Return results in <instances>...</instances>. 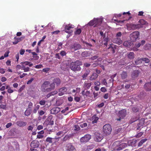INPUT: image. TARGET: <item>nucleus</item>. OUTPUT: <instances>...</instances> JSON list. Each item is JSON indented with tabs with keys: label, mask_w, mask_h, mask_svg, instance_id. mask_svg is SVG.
Here are the masks:
<instances>
[{
	"label": "nucleus",
	"mask_w": 151,
	"mask_h": 151,
	"mask_svg": "<svg viewBox=\"0 0 151 151\" xmlns=\"http://www.w3.org/2000/svg\"><path fill=\"white\" fill-rule=\"evenodd\" d=\"M82 65V62L79 60H77L75 62H72L69 65V68L73 71H78L81 70L80 66Z\"/></svg>",
	"instance_id": "f257e3e1"
},
{
	"label": "nucleus",
	"mask_w": 151,
	"mask_h": 151,
	"mask_svg": "<svg viewBox=\"0 0 151 151\" xmlns=\"http://www.w3.org/2000/svg\"><path fill=\"white\" fill-rule=\"evenodd\" d=\"M103 130L104 135L108 136L109 135L111 134L112 131L111 125L109 124H105L103 127Z\"/></svg>",
	"instance_id": "f03ea898"
},
{
	"label": "nucleus",
	"mask_w": 151,
	"mask_h": 151,
	"mask_svg": "<svg viewBox=\"0 0 151 151\" xmlns=\"http://www.w3.org/2000/svg\"><path fill=\"white\" fill-rule=\"evenodd\" d=\"M29 63L28 62L25 61L21 63V65H18L17 66V68H18V66L21 67V68H21L22 70H24V72H27L29 71L30 70L29 67L26 66Z\"/></svg>",
	"instance_id": "7ed1b4c3"
},
{
	"label": "nucleus",
	"mask_w": 151,
	"mask_h": 151,
	"mask_svg": "<svg viewBox=\"0 0 151 151\" xmlns=\"http://www.w3.org/2000/svg\"><path fill=\"white\" fill-rule=\"evenodd\" d=\"M127 114L126 110L123 109L119 111L118 116L119 118L116 119L118 121H120L122 119H123L126 116Z\"/></svg>",
	"instance_id": "20e7f679"
},
{
	"label": "nucleus",
	"mask_w": 151,
	"mask_h": 151,
	"mask_svg": "<svg viewBox=\"0 0 151 151\" xmlns=\"http://www.w3.org/2000/svg\"><path fill=\"white\" fill-rule=\"evenodd\" d=\"M139 35V33L138 31H135L130 35V40L132 42H134L136 41Z\"/></svg>",
	"instance_id": "39448f33"
},
{
	"label": "nucleus",
	"mask_w": 151,
	"mask_h": 151,
	"mask_svg": "<svg viewBox=\"0 0 151 151\" xmlns=\"http://www.w3.org/2000/svg\"><path fill=\"white\" fill-rule=\"evenodd\" d=\"M52 118L53 116L52 115H50L45 120L44 123L43 124L45 126H47L48 125H53L54 124V121L53 120H52Z\"/></svg>",
	"instance_id": "423d86ee"
},
{
	"label": "nucleus",
	"mask_w": 151,
	"mask_h": 151,
	"mask_svg": "<svg viewBox=\"0 0 151 151\" xmlns=\"http://www.w3.org/2000/svg\"><path fill=\"white\" fill-rule=\"evenodd\" d=\"M50 84L49 81H45L41 86V91L43 92H48L47 90L48 86Z\"/></svg>",
	"instance_id": "0eeeda50"
},
{
	"label": "nucleus",
	"mask_w": 151,
	"mask_h": 151,
	"mask_svg": "<svg viewBox=\"0 0 151 151\" xmlns=\"http://www.w3.org/2000/svg\"><path fill=\"white\" fill-rule=\"evenodd\" d=\"M127 27L128 30H131L139 29L141 27V26L139 24H130L127 25Z\"/></svg>",
	"instance_id": "6e6552de"
},
{
	"label": "nucleus",
	"mask_w": 151,
	"mask_h": 151,
	"mask_svg": "<svg viewBox=\"0 0 151 151\" xmlns=\"http://www.w3.org/2000/svg\"><path fill=\"white\" fill-rule=\"evenodd\" d=\"M91 137V135L89 134H86L80 139V142L83 143L89 141Z\"/></svg>",
	"instance_id": "1a4fd4ad"
},
{
	"label": "nucleus",
	"mask_w": 151,
	"mask_h": 151,
	"mask_svg": "<svg viewBox=\"0 0 151 151\" xmlns=\"http://www.w3.org/2000/svg\"><path fill=\"white\" fill-rule=\"evenodd\" d=\"M74 27L73 25L70 24L68 25H66L65 27V31L66 32L70 34L72 33L73 31L70 29L73 28Z\"/></svg>",
	"instance_id": "9d476101"
},
{
	"label": "nucleus",
	"mask_w": 151,
	"mask_h": 151,
	"mask_svg": "<svg viewBox=\"0 0 151 151\" xmlns=\"http://www.w3.org/2000/svg\"><path fill=\"white\" fill-rule=\"evenodd\" d=\"M81 48V45L77 43H75L71 45L70 46V48L72 50H76L80 49Z\"/></svg>",
	"instance_id": "9b49d317"
},
{
	"label": "nucleus",
	"mask_w": 151,
	"mask_h": 151,
	"mask_svg": "<svg viewBox=\"0 0 151 151\" xmlns=\"http://www.w3.org/2000/svg\"><path fill=\"white\" fill-rule=\"evenodd\" d=\"M94 140L96 142H100L103 139V136L101 134L96 132L95 134Z\"/></svg>",
	"instance_id": "f8f14e48"
},
{
	"label": "nucleus",
	"mask_w": 151,
	"mask_h": 151,
	"mask_svg": "<svg viewBox=\"0 0 151 151\" xmlns=\"http://www.w3.org/2000/svg\"><path fill=\"white\" fill-rule=\"evenodd\" d=\"M40 143L38 141L36 140L33 141L30 144V146L32 148H37Z\"/></svg>",
	"instance_id": "ddd939ff"
},
{
	"label": "nucleus",
	"mask_w": 151,
	"mask_h": 151,
	"mask_svg": "<svg viewBox=\"0 0 151 151\" xmlns=\"http://www.w3.org/2000/svg\"><path fill=\"white\" fill-rule=\"evenodd\" d=\"M16 124L19 127H23L27 125V123L22 120H19L16 122Z\"/></svg>",
	"instance_id": "4468645a"
},
{
	"label": "nucleus",
	"mask_w": 151,
	"mask_h": 151,
	"mask_svg": "<svg viewBox=\"0 0 151 151\" xmlns=\"http://www.w3.org/2000/svg\"><path fill=\"white\" fill-rule=\"evenodd\" d=\"M24 38V36H22L20 37H15L14 38V41L13 42V43L14 45H16L19 42L22 41Z\"/></svg>",
	"instance_id": "2eb2a0df"
},
{
	"label": "nucleus",
	"mask_w": 151,
	"mask_h": 151,
	"mask_svg": "<svg viewBox=\"0 0 151 151\" xmlns=\"http://www.w3.org/2000/svg\"><path fill=\"white\" fill-rule=\"evenodd\" d=\"M60 109L59 107H54L50 110V113L52 114H56L60 112Z\"/></svg>",
	"instance_id": "dca6fc26"
},
{
	"label": "nucleus",
	"mask_w": 151,
	"mask_h": 151,
	"mask_svg": "<svg viewBox=\"0 0 151 151\" xmlns=\"http://www.w3.org/2000/svg\"><path fill=\"white\" fill-rule=\"evenodd\" d=\"M92 83L89 81H85L83 85L85 89H89Z\"/></svg>",
	"instance_id": "f3484780"
},
{
	"label": "nucleus",
	"mask_w": 151,
	"mask_h": 151,
	"mask_svg": "<svg viewBox=\"0 0 151 151\" xmlns=\"http://www.w3.org/2000/svg\"><path fill=\"white\" fill-rule=\"evenodd\" d=\"M140 73V72L138 70H134L131 74V77L132 78H137L138 76Z\"/></svg>",
	"instance_id": "a211bd4d"
},
{
	"label": "nucleus",
	"mask_w": 151,
	"mask_h": 151,
	"mask_svg": "<svg viewBox=\"0 0 151 151\" xmlns=\"http://www.w3.org/2000/svg\"><path fill=\"white\" fill-rule=\"evenodd\" d=\"M67 89L66 87H62L60 88L59 90L58 95L60 96H62L66 92Z\"/></svg>",
	"instance_id": "6ab92c4d"
},
{
	"label": "nucleus",
	"mask_w": 151,
	"mask_h": 151,
	"mask_svg": "<svg viewBox=\"0 0 151 151\" xmlns=\"http://www.w3.org/2000/svg\"><path fill=\"white\" fill-rule=\"evenodd\" d=\"M113 146H119L118 147H115L116 150H119L123 149L122 147L121 146L120 142L119 141L115 142L113 144Z\"/></svg>",
	"instance_id": "aec40b11"
},
{
	"label": "nucleus",
	"mask_w": 151,
	"mask_h": 151,
	"mask_svg": "<svg viewBox=\"0 0 151 151\" xmlns=\"http://www.w3.org/2000/svg\"><path fill=\"white\" fill-rule=\"evenodd\" d=\"M113 43L118 44L119 45H120L122 42V41L120 38L116 37L114 38L112 40Z\"/></svg>",
	"instance_id": "412c9836"
},
{
	"label": "nucleus",
	"mask_w": 151,
	"mask_h": 151,
	"mask_svg": "<svg viewBox=\"0 0 151 151\" xmlns=\"http://www.w3.org/2000/svg\"><path fill=\"white\" fill-rule=\"evenodd\" d=\"M144 88L147 91L151 90V80L150 83H145L144 86Z\"/></svg>",
	"instance_id": "4be33fe9"
},
{
	"label": "nucleus",
	"mask_w": 151,
	"mask_h": 151,
	"mask_svg": "<svg viewBox=\"0 0 151 151\" xmlns=\"http://www.w3.org/2000/svg\"><path fill=\"white\" fill-rule=\"evenodd\" d=\"M108 49H110V50L111 51L112 53H114L115 52L116 47L115 45L113 44H111L110 45Z\"/></svg>",
	"instance_id": "5701e85b"
},
{
	"label": "nucleus",
	"mask_w": 151,
	"mask_h": 151,
	"mask_svg": "<svg viewBox=\"0 0 151 151\" xmlns=\"http://www.w3.org/2000/svg\"><path fill=\"white\" fill-rule=\"evenodd\" d=\"M133 44L131 42L126 41L123 43V45L126 47H130L131 46H132Z\"/></svg>",
	"instance_id": "b1692460"
},
{
	"label": "nucleus",
	"mask_w": 151,
	"mask_h": 151,
	"mask_svg": "<svg viewBox=\"0 0 151 151\" xmlns=\"http://www.w3.org/2000/svg\"><path fill=\"white\" fill-rule=\"evenodd\" d=\"M95 25L94 27H97L100 25L102 23V21L101 20L95 18Z\"/></svg>",
	"instance_id": "393cba45"
},
{
	"label": "nucleus",
	"mask_w": 151,
	"mask_h": 151,
	"mask_svg": "<svg viewBox=\"0 0 151 151\" xmlns=\"http://www.w3.org/2000/svg\"><path fill=\"white\" fill-rule=\"evenodd\" d=\"M98 75L96 73H93L91 76L90 78V80L91 81L95 80L98 77Z\"/></svg>",
	"instance_id": "a878e982"
},
{
	"label": "nucleus",
	"mask_w": 151,
	"mask_h": 151,
	"mask_svg": "<svg viewBox=\"0 0 151 151\" xmlns=\"http://www.w3.org/2000/svg\"><path fill=\"white\" fill-rule=\"evenodd\" d=\"M53 82L55 84H56L57 86H58L61 83V81L59 78H56L54 79L53 80Z\"/></svg>",
	"instance_id": "bb28decb"
},
{
	"label": "nucleus",
	"mask_w": 151,
	"mask_h": 151,
	"mask_svg": "<svg viewBox=\"0 0 151 151\" xmlns=\"http://www.w3.org/2000/svg\"><path fill=\"white\" fill-rule=\"evenodd\" d=\"M109 41V38L108 37L103 38L102 42L106 46H107L108 45V43Z\"/></svg>",
	"instance_id": "cd10ccee"
},
{
	"label": "nucleus",
	"mask_w": 151,
	"mask_h": 151,
	"mask_svg": "<svg viewBox=\"0 0 151 151\" xmlns=\"http://www.w3.org/2000/svg\"><path fill=\"white\" fill-rule=\"evenodd\" d=\"M50 87L47 88V90L48 92L51 91L52 90H53L55 88V84L53 82L50 84Z\"/></svg>",
	"instance_id": "c85d7f7f"
},
{
	"label": "nucleus",
	"mask_w": 151,
	"mask_h": 151,
	"mask_svg": "<svg viewBox=\"0 0 151 151\" xmlns=\"http://www.w3.org/2000/svg\"><path fill=\"white\" fill-rule=\"evenodd\" d=\"M134 53L132 52H130L127 53V57L128 58L130 59H133L134 58Z\"/></svg>",
	"instance_id": "c756f323"
},
{
	"label": "nucleus",
	"mask_w": 151,
	"mask_h": 151,
	"mask_svg": "<svg viewBox=\"0 0 151 151\" xmlns=\"http://www.w3.org/2000/svg\"><path fill=\"white\" fill-rule=\"evenodd\" d=\"M136 142V140H129L128 142V144L129 145L131 146L132 147H135V143Z\"/></svg>",
	"instance_id": "7c9ffc66"
},
{
	"label": "nucleus",
	"mask_w": 151,
	"mask_h": 151,
	"mask_svg": "<svg viewBox=\"0 0 151 151\" xmlns=\"http://www.w3.org/2000/svg\"><path fill=\"white\" fill-rule=\"evenodd\" d=\"M90 72V71L89 70H86L83 75L82 76L83 78L84 79H86V78L88 75L89 74Z\"/></svg>",
	"instance_id": "2f4dec72"
},
{
	"label": "nucleus",
	"mask_w": 151,
	"mask_h": 151,
	"mask_svg": "<svg viewBox=\"0 0 151 151\" xmlns=\"http://www.w3.org/2000/svg\"><path fill=\"white\" fill-rule=\"evenodd\" d=\"M54 139V138H53L50 137H48L46 139L45 142H47L48 143H52Z\"/></svg>",
	"instance_id": "473e14b6"
},
{
	"label": "nucleus",
	"mask_w": 151,
	"mask_h": 151,
	"mask_svg": "<svg viewBox=\"0 0 151 151\" xmlns=\"http://www.w3.org/2000/svg\"><path fill=\"white\" fill-rule=\"evenodd\" d=\"M90 54V53L88 51H85L82 53L81 55L83 57H85L88 56Z\"/></svg>",
	"instance_id": "72a5a7b5"
},
{
	"label": "nucleus",
	"mask_w": 151,
	"mask_h": 151,
	"mask_svg": "<svg viewBox=\"0 0 151 151\" xmlns=\"http://www.w3.org/2000/svg\"><path fill=\"white\" fill-rule=\"evenodd\" d=\"M120 75L122 79H125L127 77V73L126 72L123 71Z\"/></svg>",
	"instance_id": "f704fd0d"
},
{
	"label": "nucleus",
	"mask_w": 151,
	"mask_h": 151,
	"mask_svg": "<svg viewBox=\"0 0 151 151\" xmlns=\"http://www.w3.org/2000/svg\"><path fill=\"white\" fill-rule=\"evenodd\" d=\"M147 139H142L139 143L138 146L139 147L142 146V145L147 141Z\"/></svg>",
	"instance_id": "c9c22d12"
},
{
	"label": "nucleus",
	"mask_w": 151,
	"mask_h": 151,
	"mask_svg": "<svg viewBox=\"0 0 151 151\" xmlns=\"http://www.w3.org/2000/svg\"><path fill=\"white\" fill-rule=\"evenodd\" d=\"M92 123L93 124L96 123L99 118L98 117L96 116H93L92 117Z\"/></svg>",
	"instance_id": "e433bc0d"
},
{
	"label": "nucleus",
	"mask_w": 151,
	"mask_h": 151,
	"mask_svg": "<svg viewBox=\"0 0 151 151\" xmlns=\"http://www.w3.org/2000/svg\"><path fill=\"white\" fill-rule=\"evenodd\" d=\"M31 111V109L30 108H28L24 112V114L26 116H29L30 114V112Z\"/></svg>",
	"instance_id": "4c0bfd02"
},
{
	"label": "nucleus",
	"mask_w": 151,
	"mask_h": 151,
	"mask_svg": "<svg viewBox=\"0 0 151 151\" xmlns=\"http://www.w3.org/2000/svg\"><path fill=\"white\" fill-rule=\"evenodd\" d=\"M144 49L146 50L151 49V45L150 44H147L144 46Z\"/></svg>",
	"instance_id": "58836bf2"
},
{
	"label": "nucleus",
	"mask_w": 151,
	"mask_h": 151,
	"mask_svg": "<svg viewBox=\"0 0 151 151\" xmlns=\"http://www.w3.org/2000/svg\"><path fill=\"white\" fill-rule=\"evenodd\" d=\"M142 58H138L135 61V63L136 65H139L142 63Z\"/></svg>",
	"instance_id": "ea45409f"
},
{
	"label": "nucleus",
	"mask_w": 151,
	"mask_h": 151,
	"mask_svg": "<svg viewBox=\"0 0 151 151\" xmlns=\"http://www.w3.org/2000/svg\"><path fill=\"white\" fill-rule=\"evenodd\" d=\"M90 93V92L88 91H87L85 92L84 91L82 92V94L83 96H89Z\"/></svg>",
	"instance_id": "a19ab883"
},
{
	"label": "nucleus",
	"mask_w": 151,
	"mask_h": 151,
	"mask_svg": "<svg viewBox=\"0 0 151 151\" xmlns=\"http://www.w3.org/2000/svg\"><path fill=\"white\" fill-rule=\"evenodd\" d=\"M95 18L93 20L90 21L88 23V24L90 26H93L94 25H95Z\"/></svg>",
	"instance_id": "79ce46f5"
},
{
	"label": "nucleus",
	"mask_w": 151,
	"mask_h": 151,
	"mask_svg": "<svg viewBox=\"0 0 151 151\" xmlns=\"http://www.w3.org/2000/svg\"><path fill=\"white\" fill-rule=\"evenodd\" d=\"M40 107V106L39 105H37L33 111V113L35 114L36 113L37 110L39 109Z\"/></svg>",
	"instance_id": "37998d69"
},
{
	"label": "nucleus",
	"mask_w": 151,
	"mask_h": 151,
	"mask_svg": "<svg viewBox=\"0 0 151 151\" xmlns=\"http://www.w3.org/2000/svg\"><path fill=\"white\" fill-rule=\"evenodd\" d=\"M101 84H103V85H105L107 87L108 86H107V83L106 81V79L105 78H104L102 80V81H101Z\"/></svg>",
	"instance_id": "c03bdc74"
},
{
	"label": "nucleus",
	"mask_w": 151,
	"mask_h": 151,
	"mask_svg": "<svg viewBox=\"0 0 151 151\" xmlns=\"http://www.w3.org/2000/svg\"><path fill=\"white\" fill-rule=\"evenodd\" d=\"M142 61H145V63H148L149 61V60L147 58H142Z\"/></svg>",
	"instance_id": "a18cd8bd"
},
{
	"label": "nucleus",
	"mask_w": 151,
	"mask_h": 151,
	"mask_svg": "<svg viewBox=\"0 0 151 151\" xmlns=\"http://www.w3.org/2000/svg\"><path fill=\"white\" fill-rule=\"evenodd\" d=\"M0 109H2L4 110H6V104H0Z\"/></svg>",
	"instance_id": "49530a36"
},
{
	"label": "nucleus",
	"mask_w": 151,
	"mask_h": 151,
	"mask_svg": "<svg viewBox=\"0 0 151 151\" xmlns=\"http://www.w3.org/2000/svg\"><path fill=\"white\" fill-rule=\"evenodd\" d=\"M60 54L61 56L63 57L66 55V53L64 51H62L60 52Z\"/></svg>",
	"instance_id": "de8ad7c7"
},
{
	"label": "nucleus",
	"mask_w": 151,
	"mask_h": 151,
	"mask_svg": "<svg viewBox=\"0 0 151 151\" xmlns=\"http://www.w3.org/2000/svg\"><path fill=\"white\" fill-rule=\"evenodd\" d=\"M81 32V29H77L75 32V34L77 35H79Z\"/></svg>",
	"instance_id": "09e8293b"
},
{
	"label": "nucleus",
	"mask_w": 151,
	"mask_h": 151,
	"mask_svg": "<svg viewBox=\"0 0 151 151\" xmlns=\"http://www.w3.org/2000/svg\"><path fill=\"white\" fill-rule=\"evenodd\" d=\"M75 128L74 130L75 131H78L80 129L79 126L77 125H75Z\"/></svg>",
	"instance_id": "8fccbe9b"
},
{
	"label": "nucleus",
	"mask_w": 151,
	"mask_h": 151,
	"mask_svg": "<svg viewBox=\"0 0 151 151\" xmlns=\"http://www.w3.org/2000/svg\"><path fill=\"white\" fill-rule=\"evenodd\" d=\"M35 68L37 69H40L43 67V65L42 64L37 65L34 67Z\"/></svg>",
	"instance_id": "3c124183"
},
{
	"label": "nucleus",
	"mask_w": 151,
	"mask_h": 151,
	"mask_svg": "<svg viewBox=\"0 0 151 151\" xmlns=\"http://www.w3.org/2000/svg\"><path fill=\"white\" fill-rule=\"evenodd\" d=\"M5 69L3 68H0V73L2 74L4 73L5 72Z\"/></svg>",
	"instance_id": "603ef678"
},
{
	"label": "nucleus",
	"mask_w": 151,
	"mask_h": 151,
	"mask_svg": "<svg viewBox=\"0 0 151 151\" xmlns=\"http://www.w3.org/2000/svg\"><path fill=\"white\" fill-rule=\"evenodd\" d=\"M132 110L133 112H136L138 111L139 109L136 107H134L132 108Z\"/></svg>",
	"instance_id": "864d4df0"
},
{
	"label": "nucleus",
	"mask_w": 151,
	"mask_h": 151,
	"mask_svg": "<svg viewBox=\"0 0 151 151\" xmlns=\"http://www.w3.org/2000/svg\"><path fill=\"white\" fill-rule=\"evenodd\" d=\"M34 78H31L30 80H29L27 82V84H30L32 82V81L34 80Z\"/></svg>",
	"instance_id": "5fc2aeb1"
},
{
	"label": "nucleus",
	"mask_w": 151,
	"mask_h": 151,
	"mask_svg": "<svg viewBox=\"0 0 151 151\" xmlns=\"http://www.w3.org/2000/svg\"><path fill=\"white\" fill-rule=\"evenodd\" d=\"M34 127V125H30L28 126L27 129L28 130H32Z\"/></svg>",
	"instance_id": "6e6d98bb"
},
{
	"label": "nucleus",
	"mask_w": 151,
	"mask_h": 151,
	"mask_svg": "<svg viewBox=\"0 0 151 151\" xmlns=\"http://www.w3.org/2000/svg\"><path fill=\"white\" fill-rule=\"evenodd\" d=\"M98 58V56L97 55H96L93 56L91 57L90 59L91 60H94L97 59Z\"/></svg>",
	"instance_id": "4d7b16f0"
},
{
	"label": "nucleus",
	"mask_w": 151,
	"mask_h": 151,
	"mask_svg": "<svg viewBox=\"0 0 151 151\" xmlns=\"http://www.w3.org/2000/svg\"><path fill=\"white\" fill-rule=\"evenodd\" d=\"M87 125V124L86 123H85L82 124H80V126L81 128H84L86 127Z\"/></svg>",
	"instance_id": "13d9d810"
},
{
	"label": "nucleus",
	"mask_w": 151,
	"mask_h": 151,
	"mask_svg": "<svg viewBox=\"0 0 151 151\" xmlns=\"http://www.w3.org/2000/svg\"><path fill=\"white\" fill-rule=\"evenodd\" d=\"M100 90L101 91L103 92H105L107 91L106 89L104 87H102L100 89Z\"/></svg>",
	"instance_id": "bf43d9fd"
},
{
	"label": "nucleus",
	"mask_w": 151,
	"mask_h": 151,
	"mask_svg": "<svg viewBox=\"0 0 151 151\" xmlns=\"http://www.w3.org/2000/svg\"><path fill=\"white\" fill-rule=\"evenodd\" d=\"M109 96V93H105L103 97L104 99H107L108 98Z\"/></svg>",
	"instance_id": "052dcab7"
},
{
	"label": "nucleus",
	"mask_w": 151,
	"mask_h": 151,
	"mask_svg": "<svg viewBox=\"0 0 151 151\" xmlns=\"http://www.w3.org/2000/svg\"><path fill=\"white\" fill-rule=\"evenodd\" d=\"M122 148H124L127 146V143H122L121 144H120Z\"/></svg>",
	"instance_id": "680f3d73"
},
{
	"label": "nucleus",
	"mask_w": 151,
	"mask_h": 151,
	"mask_svg": "<svg viewBox=\"0 0 151 151\" xmlns=\"http://www.w3.org/2000/svg\"><path fill=\"white\" fill-rule=\"evenodd\" d=\"M45 101L44 100H42L40 101V102L39 103L41 105H43L45 104Z\"/></svg>",
	"instance_id": "e2e57ef3"
},
{
	"label": "nucleus",
	"mask_w": 151,
	"mask_h": 151,
	"mask_svg": "<svg viewBox=\"0 0 151 151\" xmlns=\"http://www.w3.org/2000/svg\"><path fill=\"white\" fill-rule=\"evenodd\" d=\"M143 134V133L142 132H140L136 135V137H141Z\"/></svg>",
	"instance_id": "0e129e2a"
},
{
	"label": "nucleus",
	"mask_w": 151,
	"mask_h": 151,
	"mask_svg": "<svg viewBox=\"0 0 151 151\" xmlns=\"http://www.w3.org/2000/svg\"><path fill=\"white\" fill-rule=\"evenodd\" d=\"M25 50L23 49H21L19 51L20 54L21 55H23L25 52Z\"/></svg>",
	"instance_id": "69168bd1"
},
{
	"label": "nucleus",
	"mask_w": 151,
	"mask_h": 151,
	"mask_svg": "<svg viewBox=\"0 0 151 151\" xmlns=\"http://www.w3.org/2000/svg\"><path fill=\"white\" fill-rule=\"evenodd\" d=\"M60 55V53L56 54L55 55V58L59 59H61V58Z\"/></svg>",
	"instance_id": "338daca9"
},
{
	"label": "nucleus",
	"mask_w": 151,
	"mask_h": 151,
	"mask_svg": "<svg viewBox=\"0 0 151 151\" xmlns=\"http://www.w3.org/2000/svg\"><path fill=\"white\" fill-rule=\"evenodd\" d=\"M12 125L11 123L10 122L7 123L6 126V127L7 128H9Z\"/></svg>",
	"instance_id": "774afa93"
}]
</instances>
